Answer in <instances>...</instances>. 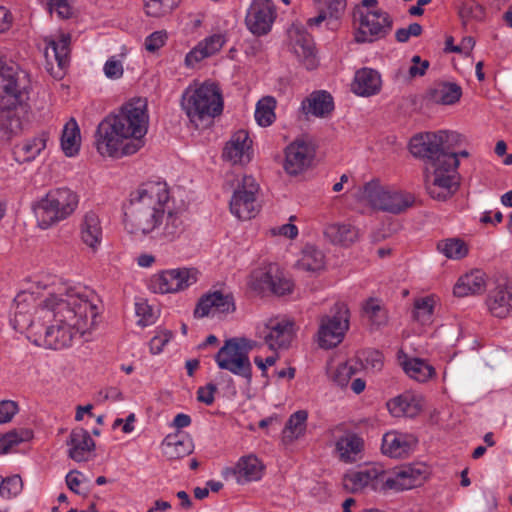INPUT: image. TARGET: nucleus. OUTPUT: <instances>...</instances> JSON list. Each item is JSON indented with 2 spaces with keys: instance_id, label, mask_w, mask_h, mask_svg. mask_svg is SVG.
<instances>
[{
  "instance_id": "obj_1",
  "label": "nucleus",
  "mask_w": 512,
  "mask_h": 512,
  "mask_svg": "<svg viewBox=\"0 0 512 512\" xmlns=\"http://www.w3.org/2000/svg\"><path fill=\"white\" fill-rule=\"evenodd\" d=\"M91 291L69 288L64 293L50 294L37 310L43 319L35 331L34 343L48 349L70 347L76 338L95 326L98 308L90 299Z\"/></svg>"
},
{
  "instance_id": "obj_2",
  "label": "nucleus",
  "mask_w": 512,
  "mask_h": 512,
  "mask_svg": "<svg viewBox=\"0 0 512 512\" xmlns=\"http://www.w3.org/2000/svg\"><path fill=\"white\" fill-rule=\"evenodd\" d=\"M183 212L174 206L166 182H147L130 194L125 229L135 236L173 242L185 231Z\"/></svg>"
},
{
  "instance_id": "obj_3",
  "label": "nucleus",
  "mask_w": 512,
  "mask_h": 512,
  "mask_svg": "<svg viewBox=\"0 0 512 512\" xmlns=\"http://www.w3.org/2000/svg\"><path fill=\"white\" fill-rule=\"evenodd\" d=\"M148 127L147 101L132 99L98 124L95 132L97 152L116 159L133 155L144 146Z\"/></svg>"
},
{
  "instance_id": "obj_4",
  "label": "nucleus",
  "mask_w": 512,
  "mask_h": 512,
  "mask_svg": "<svg viewBox=\"0 0 512 512\" xmlns=\"http://www.w3.org/2000/svg\"><path fill=\"white\" fill-rule=\"evenodd\" d=\"M411 154L424 161L426 189L436 200L448 199L456 190L455 173L459 160L455 152L444 151L437 132L420 133L409 143Z\"/></svg>"
},
{
  "instance_id": "obj_5",
  "label": "nucleus",
  "mask_w": 512,
  "mask_h": 512,
  "mask_svg": "<svg viewBox=\"0 0 512 512\" xmlns=\"http://www.w3.org/2000/svg\"><path fill=\"white\" fill-rule=\"evenodd\" d=\"M223 106L221 90L212 82H204L196 88H188L182 97V108L195 125L206 118H215L220 115Z\"/></svg>"
},
{
  "instance_id": "obj_6",
  "label": "nucleus",
  "mask_w": 512,
  "mask_h": 512,
  "mask_svg": "<svg viewBox=\"0 0 512 512\" xmlns=\"http://www.w3.org/2000/svg\"><path fill=\"white\" fill-rule=\"evenodd\" d=\"M78 195L69 188L50 190L35 207V214L41 229H48L67 219L76 210Z\"/></svg>"
},
{
  "instance_id": "obj_7",
  "label": "nucleus",
  "mask_w": 512,
  "mask_h": 512,
  "mask_svg": "<svg viewBox=\"0 0 512 512\" xmlns=\"http://www.w3.org/2000/svg\"><path fill=\"white\" fill-rule=\"evenodd\" d=\"M360 200L375 210L392 214H399L414 203L410 193L383 186L378 180H371L363 186Z\"/></svg>"
},
{
  "instance_id": "obj_8",
  "label": "nucleus",
  "mask_w": 512,
  "mask_h": 512,
  "mask_svg": "<svg viewBox=\"0 0 512 512\" xmlns=\"http://www.w3.org/2000/svg\"><path fill=\"white\" fill-rule=\"evenodd\" d=\"M352 17L359 25L355 33L357 43H372L385 38L392 30V18L381 9L365 11L358 5L354 7Z\"/></svg>"
},
{
  "instance_id": "obj_9",
  "label": "nucleus",
  "mask_w": 512,
  "mask_h": 512,
  "mask_svg": "<svg viewBox=\"0 0 512 512\" xmlns=\"http://www.w3.org/2000/svg\"><path fill=\"white\" fill-rule=\"evenodd\" d=\"M259 189V184L253 176L243 175L229 202L231 214L242 221L254 218L261 208L258 200Z\"/></svg>"
},
{
  "instance_id": "obj_10",
  "label": "nucleus",
  "mask_w": 512,
  "mask_h": 512,
  "mask_svg": "<svg viewBox=\"0 0 512 512\" xmlns=\"http://www.w3.org/2000/svg\"><path fill=\"white\" fill-rule=\"evenodd\" d=\"M247 341L244 339L227 340L215 355L219 368L228 370L234 375L245 378L248 382L252 378V366L248 357Z\"/></svg>"
},
{
  "instance_id": "obj_11",
  "label": "nucleus",
  "mask_w": 512,
  "mask_h": 512,
  "mask_svg": "<svg viewBox=\"0 0 512 512\" xmlns=\"http://www.w3.org/2000/svg\"><path fill=\"white\" fill-rule=\"evenodd\" d=\"M199 271L193 267L167 269L154 274L149 289L158 294L178 293L198 281Z\"/></svg>"
},
{
  "instance_id": "obj_12",
  "label": "nucleus",
  "mask_w": 512,
  "mask_h": 512,
  "mask_svg": "<svg viewBox=\"0 0 512 512\" xmlns=\"http://www.w3.org/2000/svg\"><path fill=\"white\" fill-rule=\"evenodd\" d=\"M331 313L321 319L318 331V343L324 349L341 343L349 328V311L344 303H336Z\"/></svg>"
},
{
  "instance_id": "obj_13",
  "label": "nucleus",
  "mask_w": 512,
  "mask_h": 512,
  "mask_svg": "<svg viewBox=\"0 0 512 512\" xmlns=\"http://www.w3.org/2000/svg\"><path fill=\"white\" fill-rule=\"evenodd\" d=\"M277 18V8L272 0H251L245 15V25L255 36L267 35Z\"/></svg>"
},
{
  "instance_id": "obj_14",
  "label": "nucleus",
  "mask_w": 512,
  "mask_h": 512,
  "mask_svg": "<svg viewBox=\"0 0 512 512\" xmlns=\"http://www.w3.org/2000/svg\"><path fill=\"white\" fill-rule=\"evenodd\" d=\"M387 472L378 465L368 466L343 477V487L351 493H357L370 487L372 490H387Z\"/></svg>"
},
{
  "instance_id": "obj_15",
  "label": "nucleus",
  "mask_w": 512,
  "mask_h": 512,
  "mask_svg": "<svg viewBox=\"0 0 512 512\" xmlns=\"http://www.w3.org/2000/svg\"><path fill=\"white\" fill-rule=\"evenodd\" d=\"M43 43L46 69L52 75L58 77L60 73L54 71V64H57L60 71H63L68 66L70 61L71 36L68 33L46 36L43 39Z\"/></svg>"
},
{
  "instance_id": "obj_16",
  "label": "nucleus",
  "mask_w": 512,
  "mask_h": 512,
  "mask_svg": "<svg viewBox=\"0 0 512 512\" xmlns=\"http://www.w3.org/2000/svg\"><path fill=\"white\" fill-rule=\"evenodd\" d=\"M316 150L312 142L296 139L285 149L283 168L291 176H297L308 170L315 158Z\"/></svg>"
},
{
  "instance_id": "obj_17",
  "label": "nucleus",
  "mask_w": 512,
  "mask_h": 512,
  "mask_svg": "<svg viewBox=\"0 0 512 512\" xmlns=\"http://www.w3.org/2000/svg\"><path fill=\"white\" fill-rule=\"evenodd\" d=\"M260 333L271 350L288 348L295 336V323L285 316H277L268 319Z\"/></svg>"
},
{
  "instance_id": "obj_18",
  "label": "nucleus",
  "mask_w": 512,
  "mask_h": 512,
  "mask_svg": "<svg viewBox=\"0 0 512 512\" xmlns=\"http://www.w3.org/2000/svg\"><path fill=\"white\" fill-rule=\"evenodd\" d=\"M485 304L489 314L498 319L512 316V281L497 279L489 289Z\"/></svg>"
},
{
  "instance_id": "obj_19",
  "label": "nucleus",
  "mask_w": 512,
  "mask_h": 512,
  "mask_svg": "<svg viewBox=\"0 0 512 512\" xmlns=\"http://www.w3.org/2000/svg\"><path fill=\"white\" fill-rule=\"evenodd\" d=\"M236 310L235 300L231 293L215 290L204 294L198 301L194 316L203 318L214 315H226Z\"/></svg>"
},
{
  "instance_id": "obj_20",
  "label": "nucleus",
  "mask_w": 512,
  "mask_h": 512,
  "mask_svg": "<svg viewBox=\"0 0 512 512\" xmlns=\"http://www.w3.org/2000/svg\"><path fill=\"white\" fill-rule=\"evenodd\" d=\"M14 306L11 319L13 328L21 333L30 331L35 338V331L41 328L42 323L35 322L32 318V312L36 308L33 295L25 292L19 293L14 299Z\"/></svg>"
},
{
  "instance_id": "obj_21",
  "label": "nucleus",
  "mask_w": 512,
  "mask_h": 512,
  "mask_svg": "<svg viewBox=\"0 0 512 512\" xmlns=\"http://www.w3.org/2000/svg\"><path fill=\"white\" fill-rule=\"evenodd\" d=\"M417 444V439L406 433L389 431L382 437L381 451L391 458H403L409 455Z\"/></svg>"
},
{
  "instance_id": "obj_22",
  "label": "nucleus",
  "mask_w": 512,
  "mask_h": 512,
  "mask_svg": "<svg viewBox=\"0 0 512 512\" xmlns=\"http://www.w3.org/2000/svg\"><path fill=\"white\" fill-rule=\"evenodd\" d=\"M290 47L301 61H305L308 68L315 66L314 45L311 36L302 27L292 25L288 30Z\"/></svg>"
},
{
  "instance_id": "obj_23",
  "label": "nucleus",
  "mask_w": 512,
  "mask_h": 512,
  "mask_svg": "<svg viewBox=\"0 0 512 512\" xmlns=\"http://www.w3.org/2000/svg\"><path fill=\"white\" fill-rule=\"evenodd\" d=\"M252 141L244 130L237 131L227 142L223 157L233 164H245L250 161V148Z\"/></svg>"
},
{
  "instance_id": "obj_24",
  "label": "nucleus",
  "mask_w": 512,
  "mask_h": 512,
  "mask_svg": "<svg viewBox=\"0 0 512 512\" xmlns=\"http://www.w3.org/2000/svg\"><path fill=\"white\" fill-rule=\"evenodd\" d=\"M425 471L418 467L406 466L390 476L387 473L386 487L394 490H409L417 487L425 480Z\"/></svg>"
},
{
  "instance_id": "obj_25",
  "label": "nucleus",
  "mask_w": 512,
  "mask_h": 512,
  "mask_svg": "<svg viewBox=\"0 0 512 512\" xmlns=\"http://www.w3.org/2000/svg\"><path fill=\"white\" fill-rule=\"evenodd\" d=\"M67 444L69 446V457L76 462L88 460L90 453L95 448L94 440L84 428L73 429Z\"/></svg>"
},
{
  "instance_id": "obj_26",
  "label": "nucleus",
  "mask_w": 512,
  "mask_h": 512,
  "mask_svg": "<svg viewBox=\"0 0 512 512\" xmlns=\"http://www.w3.org/2000/svg\"><path fill=\"white\" fill-rule=\"evenodd\" d=\"M301 110L307 116L327 117L334 110L333 97L324 90L314 91L302 101Z\"/></svg>"
},
{
  "instance_id": "obj_27",
  "label": "nucleus",
  "mask_w": 512,
  "mask_h": 512,
  "mask_svg": "<svg viewBox=\"0 0 512 512\" xmlns=\"http://www.w3.org/2000/svg\"><path fill=\"white\" fill-rule=\"evenodd\" d=\"M79 234L81 241L92 250L100 246L103 231L101 221L95 212L85 213L79 226Z\"/></svg>"
},
{
  "instance_id": "obj_28",
  "label": "nucleus",
  "mask_w": 512,
  "mask_h": 512,
  "mask_svg": "<svg viewBox=\"0 0 512 512\" xmlns=\"http://www.w3.org/2000/svg\"><path fill=\"white\" fill-rule=\"evenodd\" d=\"M258 280L263 287L277 296L291 293L294 287L292 280L277 266H271L266 272H262Z\"/></svg>"
},
{
  "instance_id": "obj_29",
  "label": "nucleus",
  "mask_w": 512,
  "mask_h": 512,
  "mask_svg": "<svg viewBox=\"0 0 512 512\" xmlns=\"http://www.w3.org/2000/svg\"><path fill=\"white\" fill-rule=\"evenodd\" d=\"M387 408L394 417H415L422 410V401L412 393H403L387 402Z\"/></svg>"
},
{
  "instance_id": "obj_30",
  "label": "nucleus",
  "mask_w": 512,
  "mask_h": 512,
  "mask_svg": "<svg viewBox=\"0 0 512 512\" xmlns=\"http://www.w3.org/2000/svg\"><path fill=\"white\" fill-rule=\"evenodd\" d=\"M381 76L371 68H362L355 73L352 91L359 96H371L381 89Z\"/></svg>"
},
{
  "instance_id": "obj_31",
  "label": "nucleus",
  "mask_w": 512,
  "mask_h": 512,
  "mask_svg": "<svg viewBox=\"0 0 512 512\" xmlns=\"http://www.w3.org/2000/svg\"><path fill=\"white\" fill-rule=\"evenodd\" d=\"M263 469L264 466L256 456L248 455L238 460L233 473L237 483L245 484L261 479Z\"/></svg>"
},
{
  "instance_id": "obj_32",
  "label": "nucleus",
  "mask_w": 512,
  "mask_h": 512,
  "mask_svg": "<svg viewBox=\"0 0 512 512\" xmlns=\"http://www.w3.org/2000/svg\"><path fill=\"white\" fill-rule=\"evenodd\" d=\"M194 448L192 439L183 433L167 435L162 442L164 455L169 459H178L192 453Z\"/></svg>"
},
{
  "instance_id": "obj_33",
  "label": "nucleus",
  "mask_w": 512,
  "mask_h": 512,
  "mask_svg": "<svg viewBox=\"0 0 512 512\" xmlns=\"http://www.w3.org/2000/svg\"><path fill=\"white\" fill-rule=\"evenodd\" d=\"M335 448L341 461L352 463L361 454L364 448V441L356 433L349 432L336 441Z\"/></svg>"
},
{
  "instance_id": "obj_34",
  "label": "nucleus",
  "mask_w": 512,
  "mask_h": 512,
  "mask_svg": "<svg viewBox=\"0 0 512 512\" xmlns=\"http://www.w3.org/2000/svg\"><path fill=\"white\" fill-rule=\"evenodd\" d=\"M485 286V273L480 269H475L459 278L454 286V294L458 297H465L470 294L481 293Z\"/></svg>"
},
{
  "instance_id": "obj_35",
  "label": "nucleus",
  "mask_w": 512,
  "mask_h": 512,
  "mask_svg": "<svg viewBox=\"0 0 512 512\" xmlns=\"http://www.w3.org/2000/svg\"><path fill=\"white\" fill-rule=\"evenodd\" d=\"M319 13L316 17L310 18L307 25L319 26L325 20H339L346 9V0H317Z\"/></svg>"
},
{
  "instance_id": "obj_36",
  "label": "nucleus",
  "mask_w": 512,
  "mask_h": 512,
  "mask_svg": "<svg viewBox=\"0 0 512 512\" xmlns=\"http://www.w3.org/2000/svg\"><path fill=\"white\" fill-rule=\"evenodd\" d=\"M29 98L23 103V105H17L12 108H0V140L9 138L12 135L17 134L22 129V121L12 110L20 109L21 112L27 113Z\"/></svg>"
},
{
  "instance_id": "obj_37",
  "label": "nucleus",
  "mask_w": 512,
  "mask_h": 512,
  "mask_svg": "<svg viewBox=\"0 0 512 512\" xmlns=\"http://www.w3.org/2000/svg\"><path fill=\"white\" fill-rule=\"evenodd\" d=\"M324 235L334 244L349 246L358 239L359 232L351 224L333 223L325 227Z\"/></svg>"
},
{
  "instance_id": "obj_38",
  "label": "nucleus",
  "mask_w": 512,
  "mask_h": 512,
  "mask_svg": "<svg viewBox=\"0 0 512 512\" xmlns=\"http://www.w3.org/2000/svg\"><path fill=\"white\" fill-rule=\"evenodd\" d=\"M47 138L40 135L27 139L14 147L15 159L20 163L31 162L46 148Z\"/></svg>"
},
{
  "instance_id": "obj_39",
  "label": "nucleus",
  "mask_w": 512,
  "mask_h": 512,
  "mask_svg": "<svg viewBox=\"0 0 512 512\" xmlns=\"http://www.w3.org/2000/svg\"><path fill=\"white\" fill-rule=\"evenodd\" d=\"M462 95V89L456 83H439L429 90V99L436 104L453 105Z\"/></svg>"
},
{
  "instance_id": "obj_40",
  "label": "nucleus",
  "mask_w": 512,
  "mask_h": 512,
  "mask_svg": "<svg viewBox=\"0 0 512 512\" xmlns=\"http://www.w3.org/2000/svg\"><path fill=\"white\" fill-rule=\"evenodd\" d=\"M308 413L306 410H298L290 415L282 431L283 440L291 443L304 436L307 428Z\"/></svg>"
},
{
  "instance_id": "obj_41",
  "label": "nucleus",
  "mask_w": 512,
  "mask_h": 512,
  "mask_svg": "<svg viewBox=\"0 0 512 512\" xmlns=\"http://www.w3.org/2000/svg\"><path fill=\"white\" fill-rule=\"evenodd\" d=\"M80 143V129L76 120L72 118L63 127L61 148L67 157H73L78 154Z\"/></svg>"
},
{
  "instance_id": "obj_42",
  "label": "nucleus",
  "mask_w": 512,
  "mask_h": 512,
  "mask_svg": "<svg viewBox=\"0 0 512 512\" xmlns=\"http://www.w3.org/2000/svg\"><path fill=\"white\" fill-rule=\"evenodd\" d=\"M297 266L307 272H319L325 266V256L317 247L306 245L297 261Z\"/></svg>"
},
{
  "instance_id": "obj_43",
  "label": "nucleus",
  "mask_w": 512,
  "mask_h": 512,
  "mask_svg": "<svg viewBox=\"0 0 512 512\" xmlns=\"http://www.w3.org/2000/svg\"><path fill=\"white\" fill-rule=\"evenodd\" d=\"M402 365L405 373L418 382H425L435 374L433 366L419 358L408 359Z\"/></svg>"
},
{
  "instance_id": "obj_44",
  "label": "nucleus",
  "mask_w": 512,
  "mask_h": 512,
  "mask_svg": "<svg viewBox=\"0 0 512 512\" xmlns=\"http://www.w3.org/2000/svg\"><path fill=\"white\" fill-rule=\"evenodd\" d=\"M437 250L446 258L460 260L469 253V246L460 238H447L437 243Z\"/></svg>"
},
{
  "instance_id": "obj_45",
  "label": "nucleus",
  "mask_w": 512,
  "mask_h": 512,
  "mask_svg": "<svg viewBox=\"0 0 512 512\" xmlns=\"http://www.w3.org/2000/svg\"><path fill=\"white\" fill-rule=\"evenodd\" d=\"M276 100L272 96H265L261 98L255 108V120L261 127L270 126L276 118L275 115Z\"/></svg>"
},
{
  "instance_id": "obj_46",
  "label": "nucleus",
  "mask_w": 512,
  "mask_h": 512,
  "mask_svg": "<svg viewBox=\"0 0 512 512\" xmlns=\"http://www.w3.org/2000/svg\"><path fill=\"white\" fill-rule=\"evenodd\" d=\"M31 437L32 433L28 429L12 430L0 436V455L9 453L15 446Z\"/></svg>"
},
{
  "instance_id": "obj_47",
  "label": "nucleus",
  "mask_w": 512,
  "mask_h": 512,
  "mask_svg": "<svg viewBox=\"0 0 512 512\" xmlns=\"http://www.w3.org/2000/svg\"><path fill=\"white\" fill-rule=\"evenodd\" d=\"M145 13L150 17H163L171 13L178 0H143Z\"/></svg>"
},
{
  "instance_id": "obj_48",
  "label": "nucleus",
  "mask_w": 512,
  "mask_h": 512,
  "mask_svg": "<svg viewBox=\"0 0 512 512\" xmlns=\"http://www.w3.org/2000/svg\"><path fill=\"white\" fill-rule=\"evenodd\" d=\"M434 301L431 297L416 299L414 302L413 319L427 325L432 322Z\"/></svg>"
},
{
  "instance_id": "obj_49",
  "label": "nucleus",
  "mask_w": 512,
  "mask_h": 512,
  "mask_svg": "<svg viewBox=\"0 0 512 512\" xmlns=\"http://www.w3.org/2000/svg\"><path fill=\"white\" fill-rule=\"evenodd\" d=\"M363 310L372 325L379 327L386 324L387 313L378 300L369 299L364 304Z\"/></svg>"
},
{
  "instance_id": "obj_50",
  "label": "nucleus",
  "mask_w": 512,
  "mask_h": 512,
  "mask_svg": "<svg viewBox=\"0 0 512 512\" xmlns=\"http://www.w3.org/2000/svg\"><path fill=\"white\" fill-rule=\"evenodd\" d=\"M135 313L138 317L137 324L142 327L152 325L157 319L156 311L145 299H139L136 301Z\"/></svg>"
},
{
  "instance_id": "obj_51",
  "label": "nucleus",
  "mask_w": 512,
  "mask_h": 512,
  "mask_svg": "<svg viewBox=\"0 0 512 512\" xmlns=\"http://www.w3.org/2000/svg\"><path fill=\"white\" fill-rule=\"evenodd\" d=\"M459 16L464 25L470 20L482 21L485 18V9L479 3L469 1L462 4L459 9Z\"/></svg>"
},
{
  "instance_id": "obj_52",
  "label": "nucleus",
  "mask_w": 512,
  "mask_h": 512,
  "mask_svg": "<svg viewBox=\"0 0 512 512\" xmlns=\"http://www.w3.org/2000/svg\"><path fill=\"white\" fill-rule=\"evenodd\" d=\"M22 479L18 475L7 478L0 477V495L3 498L10 499L17 496L22 490Z\"/></svg>"
},
{
  "instance_id": "obj_53",
  "label": "nucleus",
  "mask_w": 512,
  "mask_h": 512,
  "mask_svg": "<svg viewBox=\"0 0 512 512\" xmlns=\"http://www.w3.org/2000/svg\"><path fill=\"white\" fill-rule=\"evenodd\" d=\"M355 373L356 370L351 364H349L348 362L342 363L338 365L335 371L333 372L332 379L335 384H337L341 388H344L349 384Z\"/></svg>"
},
{
  "instance_id": "obj_54",
  "label": "nucleus",
  "mask_w": 512,
  "mask_h": 512,
  "mask_svg": "<svg viewBox=\"0 0 512 512\" xmlns=\"http://www.w3.org/2000/svg\"><path fill=\"white\" fill-rule=\"evenodd\" d=\"M361 361L366 370L380 371L384 364L383 354L378 350H367L362 354Z\"/></svg>"
},
{
  "instance_id": "obj_55",
  "label": "nucleus",
  "mask_w": 512,
  "mask_h": 512,
  "mask_svg": "<svg viewBox=\"0 0 512 512\" xmlns=\"http://www.w3.org/2000/svg\"><path fill=\"white\" fill-rule=\"evenodd\" d=\"M226 42V37L224 34L218 33L213 34L207 38H205L203 41L199 42L203 50L207 53V55L210 57L217 52L220 51V49L223 47V45Z\"/></svg>"
},
{
  "instance_id": "obj_56",
  "label": "nucleus",
  "mask_w": 512,
  "mask_h": 512,
  "mask_svg": "<svg viewBox=\"0 0 512 512\" xmlns=\"http://www.w3.org/2000/svg\"><path fill=\"white\" fill-rule=\"evenodd\" d=\"M50 13H57L61 19H67L71 16V7L68 0H40Z\"/></svg>"
},
{
  "instance_id": "obj_57",
  "label": "nucleus",
  "mask_w": 512,
  "mask_h": 512,
  "mask_svg": "<svg viewBox=\"0 0 512 512\" xmlns=\"http://www.w3.org/2000/svg\"><path fill=\"white\" fill-rule=\"evenodd\" d=\"M172 338V332L169 330H160L156 333V335L150 340L149 348L150 352L154 355L160 354L165 345L169 343Z\"/></svg>"
},
{
  "instance_id": "obj_58",
  "label": "nucleus",
  "mask_w": 512,
  "mask_h": 512,
  "mask_svg": "<svg viewBox=\"0 0 512 512\" xmlns=\"http://www.w3.org/2000/svg\"><path fill=\"white\" fill-rule=\"evenodd\" d=\"M438 136L441 137L442 147H444V151L452 152L456 146L461 145L464 142L463 135L455 132V131H438Z\"/></svg>"
},
{
  "instance_id": "obj_59",
  "label": "nucleus",
  "mask_w": 512,
  "mask_h": 512,
  "mask_svg": "<svg viewBox=\"0 0 512 512\" xmlns=\"http://www.w3.org/2000/svg\"><path fill=\"white\" fill-rule=\"evenodd\" d=\"M167 40L165 31H155L145 39V48L149 52H155L160 49Z\"/></svg>"
},
{
  "instance_id": "obj_60",
  "label": "nucleus",
  "mask_w": 512,
  "mask_h": 512,
  "mask_svg": "<svg viewBox=\"0 0 512 512\" xmlns=\"http://www.w3.org/2000/svg\"><path fill=\"white\" fill-rule=\"evenodd\" d=\"M18 410V404L15 401H0V424L11 421Z\"/></svg>"
},
{
  "instance_id": "obj_61",
  "label": "nucleus",
  "mask_w": 512,
  "mask_h": 512,
  "mask_svg": "<svg viewBox=\"0 0 512 512\" xmlns=\"http://www.w3.org/2000/svg\"><path fill=\"white\" fill-rule=\"evenodd\" d=\"M104 73L110 79H118L123 75V65L116 57L109 58L104 64Z\"/></svg>"
},
{
  "instance_id": "obj_62",
  "label": "nucleus",
  "mask_w": 512,
  "mask_h": 512,
  "mask_svg": "<svg viewBox=\"0 0 512 512\" xmlns=\"http://www.w3.org/2000/svg\"><path fill=\"white\" fill-rule=\"evenodd\" d=\"M217 391V386L213 383H208L203 387H199L197 390L198 401L211 405L214 402V395Z\"/></svg>"
},
{
  "instance_id": "obj_63",
  "label": "nucleus",
  "mask_w": 512,
  "mask_h": 512,
  "mask_svg": "<svg viewBox=\"0 0 512 512\" xmlns=\"http://www.w3.org/2000/svg\"><path fill=\"white\" fill-rule=\"evenodd\" d=\"M412 65L409 67L408 73L412 78L423 76L429 67V61L421 60L420 56L414 55L412 57Z\"/></svg>"
},
{
  "instance_id": "obj_64",
  "label": "nucleus",
  "mask_w": 512,
  "mask_h": 512,
  "mask_svg": "<svg viewBox=\"0 0 512 512\" xmlns=\"http://www.w3.org/2000/svg\"><path fill=\"white\" fill-rule=\"evenodd\" d=\"M207 57L209 56L203 50L202 45L198 43L197 46H195L189 53H187L185 57V64L187 67H194L195 64Z\"/></svg>"
}]
</instances>
